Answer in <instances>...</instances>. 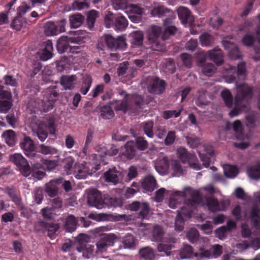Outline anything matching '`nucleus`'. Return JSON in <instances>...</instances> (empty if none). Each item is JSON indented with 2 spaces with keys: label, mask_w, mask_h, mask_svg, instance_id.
<instances>
[{
  "label": "nucleus",
  "mask_w": 260,
  "mask_h": 260,
  "mask_svg": "<svg viewBox=\"0 0 260 260\" xmlns=\"http://www.w3.org/2000/svg\"><path fill=\"white\" fill-rule=\"evenodd\" d=\"M156 182L153 176L149 175L145 177L142 182L143 188L147 191H153L156 186Z\"/></svg>",
  "instance_id": "obj_30"
},
{
  "label": "nucleus",
  "mask_w": 260,
  "mask_h": 260,
  "mask_svg": "<svg viewBox=\"0 0 260 260\" xmlns=\"http://www.w3.org/2000/svg\"><path fill=\"white\" fill-rule=\"evenodd\" d=\"M141 256L145 260H154L155 253L153 249L150 247H145L139 250Z\"/></svg>",
  "instance_id": "obj_33"
},
{
  "label": "nucleus",
  "mask_w": 260,
  "mask_h": 260,
  "mask_svg": "<svg viewBox=\"0 0 260 260\" xmlns=\"http://www.w3.org/2000/svg\"><path fill=\"white\" fill-rule=\"evenodd\" d=\"M76 75H64L60 78V84L65 90L73 89L76 84Z\"/></svg>",
  "instance_id": "obj_26"
},
{
  "label": "nucleus",
  "mask_w": 260,
  "mask_h": 260,
  "mask_svg": "<svg viewBox=\"0 0 260 260\" xmlns=\"http://www.w3.org/2000/svg\"><path fill=\"white\" fill-rule=\"evenodd\" d=\"M3 88L4 87L0 85V112H6L11 106V93Z\"/></svg>",
  "instance_id": "obj_19"
},
{
  "label": "nucleus",
  "mask_w": 260,
  "mask_h": 260,
  "mask_svg": "<svg viewBox=\"0 0 260 260\" xmlns=\"http://www.w3.org/2000/svg\"><path fill=\"white\" fill-rule=\"evenodd\" d=\"M77 220L73 215H69L66 219L64 228L68 232H73L76 229Z\"/></svg>",
  "instance_id": "obj_35"
},
{
  "label": "nucleus",
  "mask_w": 260,
  "mask_h": 260,
  "mask_svg": "<svg viewBox=\"0 0 260 260\" xmlns=\"http://www.w3.org/2000/svg\"><path fill=\"white\" fill-rule=\"evenodd\" d=\"M73 9L74 10L80 11L83 9L89 7L88 4L86 0H76L72 4Z\"/></svg>",
  "instance_id": "obj_59"
},
{
  "label": "nucleus",
  "mask_w": 260,
  "mask_h": 260,
  "mask_svg": "<svg viewBox=\"0 0 260 260\" xmlns=\"http://www.w3.org/2000/svg\"><path fill=\"white\" fill-rule=\"evenodd\" d=\"M41 161L43 164L44 168H46L48 171H51L54 169L57 165V161L56 160L42 159Z\"/></svg>",
  "instance_id": "obj_63"
},
{
  "label": "nucleus",
  "mask_w": 260,
  "mask_h": 260,
  "mask_svg": "<svg viewBox=\"0 0 260 260\" xmlns=\"http://www.w3.org/2000/svg\"><path fill=\"white\" fill-rule=\"evenodd\" d=\"M250 218L255 226L260 222V212L257 207H254L252 208Z\"/></svg>",
  "instance_id": "obj_53"
},
{
  "label": "nucleus",
  "mask_w": 260,
  "mask_h": 260,
  "mask_svg": "<svg viewBox=\"0 0 260 260\" xmlns=\"http://www.w3.org/2000/svg\"><path fill=\"white\" fill-rule=\"evenodd\" d=\"M201 45L204 47L209 46L214 42L213 37L208 33H204L200 37Z\"/></svg>",
  "instance_id": "obj_42"
},
{
  "label": "nucleus",
  "mask_w": 260,
  "mask_h": 260,
  "mask_svg": "<svg viewBox=\"0 0 260 260\" xmlns=\"http://www.w3.org/2000/svg\"><path fill=\"white\" fill-rule=\"evenodd\" d=\"M116 240L117 237L112 233L105 234L100 238L95 243V250L97 257L105 252L109 247L113 246Z\"/></svg>",
  "instance_id": "obj_9"
},
{
  "label": "nucleus",
  "mask_w": 260,
  "mask_h": 260,
  "mask_svg": "<svg viewBox=\"0 0 260 260\" xmlns=\"http://www.w3.org/2000/svg\"><path fill=\"white\" fill-rule=\"evenodd\" d=\"M84 17L80 14L72 15L70 18V25L72 28L79 27L82 23Z\"/></svg>",
  "instance_id": "obj_38"
},
{
  "label": "nucleus",
  "mask_w": 260,
  "mask_h": 260,
  "mask_svg": "<svg viewBox=\"0 0 260 260\" xmlns=\"http://www.w3.org/2000/svg\"><path fill=\"white\" fill-rule=\"evenodd\" d=\"M88 204L92 207L101 208L103 207L104 201L101 193L97 189H91L88 193Z\"/></svg>",
  "instance_id": "obj_21"
},
{
  "label": "nucleus",
  "mask_w": 260,
  "mask_h": 260,
  "mask_svg": "<svg viewBox=\"0 0 260 260\" xmlns=\"http://www.w3.org/2000/svg\"><path fill=\"white\" fill-rule=\"evenodd\" d=\"M118 93L123 97V99L121 101L116 102L114 107L116 111H122L125 113L133 109L134 104L137 107H140L143 103V100L140 95L127 94L125 91L122 90H119Z\"/></svg>",
  "instance_id": "obj_4"
},
{
  "label": "nucleus",
  "mask_w": 260,
  "mask_h": 260,
  "mask_svg": "<svg viewBox=\"0 0 260 260\" xmlns=\"http://www.w3.org/2000/svg\"><path fill=\"white\" fill-rule=\"evenodd\" d=\"M221 96L225 105L231 108L233 105V96L230 91L228 89H224L221 92Z\"/></svg>",
  "instance_id": "obj_46"
},
{
  "label": "nucleus",
  "mask_w": 260,
  "mask_h": 260,
  "mask_svg": "<svg viewBox=\"0 0 260 260\" xmlns=\"http://www.w3.org/2000/svg\"><path fill=\"white\" fill-rule=\"evenodd\" d=\"M136 143L137 148L141 151L146 150L148 146V144L147 141H146L144 138L141 137H137L136 139Z\"/></svg>",
  "instance_id": "obj_60"
},
{
  "label": "nucleus",
  "mask_w": 260,
  "mask_h": 260,
  "mask_svg": "<svg viewBox=\"0 0 260 260\" xmlns=\"http://www.w3.org/2000/svg\"><path fill=\"white\" fill-rule=\"evenodd\" d=\"M53 46L51 41L48 40L45 42L44 48L39 53L40 58L43 61L50 59L52 56Z\"/></svg>",
  "instance_id": "obj_28"
},
{
  "label": "nucleus",
  "mask_w": 260,
  "mask_h": 260,
  "mask_svg": "<svg viewBox=\"0 0 260 260\" xmlns=\"http://www.w3.org/2000/svg\"><path fill=\"white\" fill-rule=\"evenodd\" d=\"M144 133L149 138H152L154 136L153 132V122L151 121L143 122L141 124Z\"/></svg>",
  "instance_id": "obj_48"
},
{
  "label": "nucleus",
  "mask_w": 260,
  "mask_h": 260,
  "mask_svg": "<svg viewBox=\"0 0 260 260\" xmlns=\"http://www.w3.org/2000/svg\"><path fill=\"white\" fill-rule=\"evenodd\" d=\"M161 32L160 26H152L147 31V38L151 45V48L154 51H160L162 50V45L158 41L159 37Z\"/></svg>",
  "instance_id": "obj_11"
},
{
  "label": "nucleus",
  "mask_w": 260,
  "mask_h": 260,
  "mask_svg": "<svg viewBox=\"0 0 260 260\" xmlns=\"http://www.w3.org/2000/svg\"><path fill=\"white\" fill-rule=\"evenodd\" d=\"M210 24L214 28H218L222 24V19L218 15H215L211 18Z\"/></svg>",
  "instance_id": "obj_64"
},
{
  "label": "nucleus",
  "mask_w": 260,
  "mask_h": 260,
  "mask_svg": "<svg viewBox=\"0 0 260 260\" xmlns=\"http://www.w3.org/2000/svg\"><path fill=\"white\" fill-rule=\"evenodd\" d=\"M75 160L72 157H66L64 160V169L67 175H74L76 171V165Z\"/></svg>",
  "instance_id": "obj_31"
},
{
  "label": "nucleus",
  "mask_w": 260,
  "mask_h": 260,
  "mask_svg": "<svg viewBox=\"0 0 260 260\" xmlns=\"http://www.w3.org/2000/svg\"><path fill=\"white\" fill-rule=\"evenodd\" d=\"M190 188H187L184 191H175L172 192L169 201L170 208L175 209L182 201H184L186 194L188 193L191 195Z\"/></svg>",
  "instance_id": "obj_17"
},
{
  "label": "nucleus",
  "mask_w": 260,
  "mask_h": 260,
  "mask_svg": "<svg viewBox=\"0 0 260 260\" xmlns=\"http://www.w3.org/2000/svg\"><path fill=\"white\" fill-rule=\"evenodd\" d=\"M124 248H132L135 246V240L133 235L128 234L124 236L122 241Z\"/></svg>",
  "instance_id": "obj_51"
},
{
  "label": "nucleus",
  "mask_w": 260,
  "mask_h": 260,
  "mask_svg": "<svg viewBox=\"0 0 260 260\" xmlns=\"http://www.w3.org/2000/svg\"><path fill=\"white\" fill-rule=\"evenodd\" d=\"M176 12L179 19L185 27H187L188 24H191L194 22V17L188 8L180 6L177 9Z\"/></svg>",
  "instance_id": "obj_20"
},
{
  "label": "nucleus",
  "mask_w": 260,
  "mask_h": 260,
  "mask_svg": "<svg viewBox=\"0 0 260 260\" xmlns=\"http://www.w3.org/2000/svg\"><path fill=\"white\" fill-rule=\"evenodd\" d=\"M107 28L113 27L117 31H122L127 27L128 22L122 14H114L111 11H107L104 19Z\"/></svg>",
  "instance_id": "obj_5"
},
{
  "label": "nucleus",
  "mask_w": 260,
  "mask_h": 260,
  "mask_svg": "<svg viewBox=\"0 0 260 260\" xmlns=\"http://www.w3.org/2000/svg\"><path fill=\"white\" fill-rule=\"evenodd\" d=\"M229 204L228 202L224 201L218 202L217 199L213 198L209 199L207 202V206L209 210L213 212L225 210Z\"/></svg>",
  "instance_id": "obj_23"
},
{
  "label": "nucleus",
  "mask_w": 260,
  "mask_h": 260,
  "mask_svg": "<svg viewBox=\"0 0 260 260\" xmlns=\"http://www.w3.org/2000/svg\"><path fill=\"white\" fill-rule=\"evenodd\" d=\"M124 155L129 159L132 158L135 154V149L133 141L127 142L125 145Z\"/></svg>",
  "instance_id": "obj_50"
},
{
  "label": "nucleus",
  "mask_w": 260,
  "mask_h": 260,
  "mask_svg": "<svg viewBox=\"0 0 260 260\" xmlns=\"http://www.w3.org/2000/svg\"><path fill=\"white\" fill-rule=\"evenodd\" d=\"M87 236L84 234H81L79 236L77 250L80 253H82V256L85 258H89L93 256H97L95 253V247L93 245L87 244Z\"/></svg>",
  "instance_id": "obj_10"
},
{
  "label": "nucleus",
  "mask_w": 260,
  "mask_h": 260,
  "mask_svg": "<svg viewBox=\"0 0 260 260\" xmlns=\"http://www.w3.org/2000/svg\"><path fill=\"white\" fill-rule=\"evenodd\" d=\"M164 232L162 229L158 225L154 227L152 233V241L155 242L160 241L163 237Z\"/></svg>",
  "instance_id": "obj_49"
},
{
  "label": "nucleus",
  "mask_w": 260,
  "mask_h": 260,
  "mask_svg": "<svg viewBox=\"0 0 260 260\" xmlns=\"http://www.w3.org/2000/svg\"><path fill=\"white\" fill-rule=\"evenodd\" d=\"M197 209H194L188 202L178 211V215L175 223V229L180 232L184 228V221L192 217L193 213Z\"/></svg>",
  "instance_id": "obj_7"
},
{
  "label": "nucleus",
  "mask_w": 260,
  "mask_h": 260,
  "mask_svg": "<svg viewBox=\"0 0 260 260\" xmlns=\"http://www.w3.org/2000/svg\"><path fill=\"white\" fill-rule=\"evenodd\" d=\"M193 249L191 246L184 245L180 250V256L182 259L189 258L192 256Z\"/></svg>",
  "instance_id": "obj_45"
},
{
  "label": "nucleus",
  "mask_w": 260,
  "mask_h": 260,
  "mask_svg": "<svg viewBox=\"0 0 260 260\" xmlns=\"http://www.w3.org/2000/svg\"><path fill=\"white\" fill-rule=\"evenodd\" d=\"M175 242L174 239L171 238L170 240H166L164 239L162 243H160L157 245V250L159 252H164L167 255L169 256L170 255V252L174 246L173 243Z\"/></svg>",
  "instance_id": "obj_29"
},
{
  "label": "nucleus",
  "mask_w": 260,
  "mask_h": 260,
  "mask_svg": "<svg viewBox=\"0 0 260 260\" xmlns=\"http://www.w3.org/2000/svg\"><path fill=\"white\" fill-rule=\"evenodd\" d=\"M223 171L225 175L228 178H234L238 174V170L236 167L230 165H224Z\"/></svg>",
  "instance_id": "obj_39"
},
{
  "label": "nucleus",
  "mask_w": 260,
  "mask_h": 260,
  "mask_svg": "<svg viewBox=\"0 0 260 260\" xmlns=\"http://www.w3.org/2000/svg\"><path fill=\"white\" fill-rule=\"evenodd\" d=\"M6 143L9 146L14 145L16 142V136L13 130L5 131L2 135Z\"/></svg>",
  "instance_id": "obj_34"
},
{
  "label": "nucleus",
  "mask_w": 260,
  "mask_h": 260,
  "mask_svg": "<svg viewBox=\"0 0 260 260\" xmlns=\"http://www.w3.org/2000/svg\"><path fill=\"white\" fill-rule=\"evenodd\" d=\"M233 129L237 134V139L243 140L244 137L242 134L243 127L242 124L240 120H236L233 123Z\"/></svg>",
  "instance_id": "obj_55"
},
{
  "label": "nucleus",
  "mask_w": 260,
  "mask_h": 260,
  "mask_svg": "<svg viewBox=\"0 0 260 260\" xmlns=\"http://www.w3.org/2000/svg\"><path fill=\"white\" fill-rule=\"evenodd\" d=\"M163 69L165 72L167 73H174L176 69L174 62L172 60H166L163 65Z\"/></svg>",
  "instance_id": "obj_62"
},
{
  "label": "nucleus",
  "mask_w": 260,
  "mask_h": 260,
  "mask_svg": "<svg viewBox=\"0 0 260 260\" xmlns=\"http://www.w3.org/2000/svg\"><path fill=\"white\" fill-rule=\"evenodd\" d=\"M40 224L44 227L45 230L48 231V236L51 239L54 238V234L59 229V225L56 223L46 224L44 222H40Z\"/></svg>",
  "instance_id": "obj_36"
},
{
  "label": "nucleus",
  "mask_w": 260,
  "mask_h": 260,
  "mask_svg": "<svg viewBox=\"0 0 260 260\" xmlns=\"http://www.w3.org/2000/svg\"><path fill=\"white\" fill-rule=\"evenodd\" d=\"M169 167V160L167 157L160 156L155 160V170L160 175L165 174Z\"/></svg>",
  "instance_id": "obj_24"
},
{
  "label": "nucleus",
  "mask_w": 260,
  "mask_h": 260,
  "mask_svg": "<svg viewBox=\"0 0 260 260\" xmlns=\"http://www.w3.org/2000/svg\"><path fill=\"white\" fill-rule=\"evenodd\" d=\"M101 115L103 118L107 119L112 118L114 113L110 106H104L101 108Z\"/></svg>",
  "instance_id": "obj_54"
},
{
  "label": "nucleus",
  "mask_w": 260,
  "mask_h": 260,
  "mask_svg": "<svg viewBox=\"0 0 260 260\" xmlns=\"http://www.w3.org/2000/svg\"><path fill=\"white\" fill-rule=\"evenodd\" d=\"M245 65L243 62L238 64L237 70L230 65L225 69V75L229 80L228 82H236L237 94L235 98V107L230 112L231 117L237 116L242 112H245L248 109L246 105L248 100L251 98L252 89L245 83H241L246 79Z\"/></svg>",
  "instance_id": "obj_1"
},
{
  "label": "nucleus",
  "mask_w": 260,
  "mask_h": 260,
  "mask_svg": "<svg viewBox=\"0 0 260 260\" xmlns=\"http://www.w3.org/2000/svg\"><path fill=\"white\" fill-rule=\"evenodd\" d=\"M204 190L209 193L212 194L215 192V188L212 184H209L199 190H191L190 191L191 200H189L188 202L194 208L197 209L202 200L201 192Z\"/></svg>",
  "instance_id": "obj_14"
},
{
  "label": "nucleus",
  "mask_w": 260,
  "mask_h": 260,
  "mask_svg": "<svg viewBox=\"0 0 260 260\" xmlns=\"http://www.w3.org/2000/svg\"><path fill=\"white\" fill-rule=\"evenodd\" d=\"M130 20L134 23H138L141 20L143 10L136 5L128 6L125 10Z\"/></svg>",
  "instance_id": "obj_22"
},
{
  "label": "nucleus",
  "mask_w": 260,
  "mask_h": 260,
  "mask_svg": "<svg viewBox=\"0 0 260 260\" xmlns=\"http://www.w3.org/2000/svg\"><path fill=\"white\" fill-rule=\"evenodd\" d=\"M113 8L115 10H126L127 6V0H111Z\"/></svg>",
  "instance_id": "obj_57"
},
{
  "label": "nucleus",
  "mask_w": 260,
  "mask_h": 260,
  "mask_svg": "<svg viewBox=\"0 0 260 260\" xmlns=\"http://www.w3.org/2000/svg\"><path fill=\"white\" fill-rule=\"evenodd\" d=\"M204 55L213 60L217 65L221 64L223 62V55L220 49L215 48L209 51L207 53L204 54Z\"/></svg>",
  "instance_id": "obj_25"
},
{
  "label": "nucleus",
  "mask_w": 260,
  "mask_h": 260,
  "mask_svg": "<svg viewBox=\"0 0 260 260\" xmlns=\"http://www.w3.org/2000/svg\"><path fill=\"white\" fill-rule=\"evenodd\" d=\"M132 44L136 46H141L143 44V34L141 31H135L131 34Z\"/></svg>",
  "instance_id": "obj_44"
},
{
  "label": "nucleus",
  "mask_w": 260,
  "mask_h": 260,
  "mask_svg": "<svg viewBox=\"0 0 260 260\" xmlns=\"http://www.w3.org/2000/svg\"><path fill=\"white\" fill-rule=\"evenodd\" d=\"M247 173L248 176L253 179L260 178V164L254 165L247 168Z\"/></svg>",
  "instance_id": "obj_37"
},
{
  "label": "nucleus",
  "mask_w": 260,
  "mask_h": 260,
  "mask_svg": "<svg viewBox=\"0 0 260 260\" xmlns=\"http://www.w3.org/2000/svg\"><path fill=\"white\" fill-rule=\"evenodd\" d=\"M143 87L146 86L150 93L160 94L165 89V83L157 77H148L141 83Z\"/></svg>",
  "instance_id": "obj_8"
},
{
  "label": "nucleus",
  "mask_w": 260,
  "mask_h": 260,
  "mask_svg": "<svg viewBox=\"0 0 260 260\" xmlns=\"http://www.w3.org/2000/svg\"><path fill=\"white\" fill-rule=\"evenodd\" d=\"M80 40L78 38L61 36L57 41L56 48L59 53H62L70 51L74 53H78L81 51V48L78 46H71L70 44H80Z\"/></svg>",
  "instance_id": "obj_6"
},
{
  "label": "nucleus",
  "mask_w": 260,
  "mask_h": 260,
  "mask_svg": "<svg viewBox=\"0 0 260 260\" xmlns=\"http://www.w3.org/2000/svg\"><path fill=\"white\" fill-rule=\"evenodd\" d=\"M44 32L47 36H52L58 34L57 26L53 22L48 21L44 26Z\"/></svg>",
  "instance_id": "obj_32"
},
{
  "label": "nucleus",
  "mask_w": 260,
  "mask_h": 260,
  "mask_svg": "<svg viewBox=\"0 0 260 260\" xmlns=\"http://www.w3.org/2000/svg\"><path fill=\"white\" fill-rule=\"evenodd\" d=\"M105 181L111 182L113 184L117 183L121 178V173L117 171L115 168L110 169L104 174Z\"/></svg>",
  "instance_id": "obj_27"
},
{
  "label": "nucleus",
  "mask_w": 260,
  "mask_h": 260,
  "mask_svg": "<svg viewBox=\"0 0 260 260\" xmlns=\"http://www.w3.org/2000/svg\"><path fill=\"white\" fill-rule=\"evenodd\" d=\"M11 160L18 168L21 174L25 177L30 173V167L26 159L20 153H16L11 156Z\"/></svg>",
  "instance_id": "obj_15"
},
{
  "label": "nucleus",
  "mask_w": 260,
  "mask_h": 260,
  "mask_svg": "<svg viewBox=\"0 0 260 260\" xmlns=\"http://www.w3.org/2000/svg\"><path fill=\"white\" fill-rule=\"evenodd\" d=\"M95 150L99 152H101V154H96L95 155L96 157L98 155L102 156L103 154L114 155H116L118 153L117 149L114 146H111L110 150L108 151L106 150V149L104 146H96L95 147Z\"/></svg>",
  "instance_id": "obj_47"
},
{
  "label": "nucleus",
  "mask_w": 260,
  "mask_h": 260,
  "mask_svg": "<svg viewBox=\"0 0 260 260\" xmlns=\"http://www.w3.org/2000/svg\"><path fill=\"white\" fill-rule=\"evenodd\" d=\"M169 12V9L163 6L158 5L154 7L151 11V15L153 17H161Z\"/></svg>",
  "instance_id": "obj_40"
},
{
  "label": "nucleus",
  "mask_w": 260,
  "mask_h": 260,
  "mask_svg": "<svg viewBox=\"0 0 260 260\" xmlns=\"http://www.w3.org/2000/svg\"><path fill=\"white\" fill-rule=\"evenodd\" d=\"M186 237L190 242L193 243L198 239L199 234L197 230L192 228L187 233Z\"/></svg>",
  "instance_id": "obj_61"
},
{
  "label": "nucleus",
  "mask_w": 260,
  "mask_h": 260,
  "mask_svg": "<svg viewBox=\"0 0 260 260\" xmlns=\"http://www.w3.org/2000/svg\"><path fill=\"white\" fill-rule=\"evenodd\" d=\"M60 180V179L52 180L46 184L45 190L49 196L54 197L55 196L58 190V187L56 186V184Z\"/></svg>",
  "instance_id": "obj_41"
},
{
  "label": "nucleus",
  "mask_w": 260,
  "mask_h": 260,
  "mask_svg": "<svg viewBox=\"0 0 260 260\" xmlns=\"http://www.w3.org/2000/svg\"><path fill=\"white\" fill-rule=\"evenodd\" d=\"M178 157L181 159L183 163L189 161L190 156L187 153L186 149L183 147H180L177 150Z\"/></svg>",
  "instance_id": "obj_56"
},
{
  "label": "nucleus",
  "mask_w": 260,
  "mask_h": 260,
  "mask_svg": "<svg viewBox=\"0 0 260 260\" xmlns=\"http://www.w3.org/2000/svg\"><path fill=\"white\" fill-rule=\"evenodd\" d=\"M104 39L107 47L112 50H124L126 47L125 38L123 36L115 38L112 35L107 34L104 35Z\"/></svg>",
  "instance_id": "obj_13"
},
{
  "label": "nucleus",
  "mask_w": 260,
  "mask_h": 260,
  "mask_svg": "<svg viewBox=\"0 0 260 260\" xmlns=\"http://www.w3.org/2000/svg\"><path fill=\"white\" fill-rule=\"evenodd\" d=\"M222 44L225 49L228 50L229 56L233 59L239 58L240 54L238 49L231 37H226L223 39Z\"/></svg>",
  "instance_id": "obj_16"
},
{
  "label": "nucleus",
  "mask_w": 260,
  "mask_h": 260,
  "mask_svg": "<svg viewBox=\"0 0 260 260\" xmlns=\"http://www.w3.org/2000/svg\"><path fill=\"white\" fill-rule=\"evenodd\" d=\"M43 95V100H31L28 102L27 107L31 112L35 113L37 109L46 112L53 108V104L58 96L55 86L47 88Z\"/></svg>",
  "instance_id": "obj_2"
},
{
  "label": "nucleus",
  "mask_w": 260,
  "mask_h": 260,
  "mask_svg": "<svg viewBox=\"0 0 260 260\" xmlns=\"http://www.w3.org/2000/svg\"><path fill=\"white\" fill-rule=\"evenodd\" d=\"M100 169L99 165L93 167L89 162L78 163L75 168L74 176L79 179H84L88 175H91Z\"/></svg>",
  "instance_id": "obj_12"
},
{
  "label": "nucleus",
  "mask_w": 260,
  "mask_h": 260,
  "mask_svg": "<svg viewBox=\"0 0 260 260\" xmlns=\"http://www.w3.org/2000/svg\"><path fill=\"white\" fill-rule=\"evenodd\" d=\"M92 82V80L90 76H87L86 77L80 90V92L83 95H85L88 92L90 88Z\"/></svg>",
  "instance_id": "obj_52"
},
{
  "label": "nucleus",
  "mask_w": 260,
  "mask_h": 260,
  "mask_svg": "<svg viewBox=\"0 0 260 260\" xmlns=\"http://www.w3.org/2000/svg\"><path fill=\"white\" fill-rule=\"evenodd\" d=\"M98 16V12L95 10H91L88 13L87 20L88 27L90 28L93 26Z\"/></svg>",
  "instance_id": "obj_58"
},
{
  "label": "nucleus",
  "mask_w": 260,
  "mask_h": 260,
  "mask_svg": "<svg viewBox=\"0 0 260 260\" xmlns=\"http://www.w3.org/2000/svg\"><path fill=\"white\" fill-rule=\"evenodd\" d=\"M27 122L41 141H44L47 138L48 132L51 134H55L54 123L51 119H45L39 121L36 116H32L28 119Z\"/></svg>",
  "instance_id": "obj_3"
},
{
  "label": "nucleus",
  "mask_w": 260,
  "mask_h": 260,
  "mask_svg": "<svg viewBox=\"0 0 260 260\" xmlns=\"http://www.w3.org/2000/svg\"><path fill=\"white\" fill-rule=\"evenodd\" d=\"M199 66H202V72L206 76L210 77L212 76L215 72L216 68L212 63H207L202 64L201 62H199Z\"/></svg>",
  "instance_id": "obj_43"
},
{
  "label": "nucleus",
  "mask_w": 260,
  "mask_h": 260,
  "mask_svg": "<svg viewBox=\"0 0 260 260\" xmlns=\"http://www.w3.org/2000/svg\"><path fill=\"white\" fill-rule=\"evenodd\" d=\"M20 146L28 157H36V146L33 141L29 137L24 135L23 141L20 143Z\"/></svg>",
  "instance_id": "obj_18"
}]
</instances>
